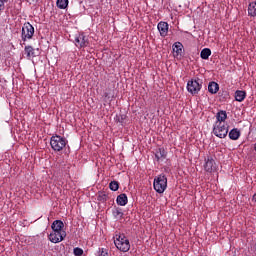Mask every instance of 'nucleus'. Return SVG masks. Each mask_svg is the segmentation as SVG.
<instances>
[{"label":"nucleus","mask_w":256,"mask_h":256,"mask_svg":"<svg viewBox=\"0 0 256 256\" xmlns=\"http://www.w3.org/2000/svg\"><path fill=\"white\" fill-rule=\"evenodd\" d=\"M114 244L118 251H121L122 253H127V251L131 249V243L129 242V238H127L125 234H115Z\"/></svg>","instance_id":"1"},{"label":"nucleus","mask_w":256,"mask_h":256,"mask_svg":"<svg viewBox=\"0 0 256 256\" xmlns=\"http://www.w3.org/2000/svg\"><path fill=\"white\" fill-rule=\"evenodd\" d=\"M67 143H69L67 138H65L63 136H59L57 134L53 135L50 138V147H51V149H53V151H56V152L63 151V149H65V147H67Z\"/></svg>","instance_id":"2"},{"label":"nucleus","mask_w":256,"mask_h":256,"mask_svg":"<svg viewBox=\"0 0 256 256\" xmlns=\"http://www.w3.org/2000/svg\"><path fill=\"white\" fill-rule=\"evenodd\" d=\"M153 187L156 193L160 195L165 193L167 190V176L165 174H160L154 178Z\"/></svg>","instance_id":"3"},{"label":"nucleus","mask_w":256,"mask_h":256,"mask_svg":"<svg viewBox=\"0 0 256 256\" xmlns=\"http://www.w3.org/2000/svg\"><path fill=\"white\" fill-rule=\"evenodd\" d=\"M213 133L219 139H225L229 134V125L227 123L215 122L213 125Z\"/></svg>","instance_id":"4"},{"label":"nucleus","mask_w":256,"mask_h":256,"mask_svg":"<svg viewBox=\"0 0 256 256\" xmlns=\"http://www.w3.org/2000/svg\"><path fill=\"white\" fill-rule=\"evenodd\" d=\"M186 89L192 95H199V91L203 89V81L199 78L191 79L187 82Z\"/></svg>","instance_id":"5"},{"label":"nucleus","mask_w":256,"mask_h":256,"mask_svg":"<svg viewBox=\"0 0 256 256\" xmlns=\"http://www.w3.org/2000/svg\"><path fill=\"white\" fill-rule=\"evenodd\" d=\"M33 35H35V27L31 25L29 22H25L22 26V31H21V39L22 41H29L33 39Z\"/></svg>","instance_id":"6"},{"label":"nucleus","mask_w":256,"mask_h":256,"mask_svg":"<svg viewBox=\"0 0 256 256\" xmlns=\"http://www.w3.org/2000/svg\"><path fill=\"white\" fill-rule=\"evenodd\" d=\"M74 43L78 49H85L89 46V38L85 36V33H79L75 35Z\"/></svg>","instance_id":"7"},{"label":"nucleus","mask_w":256,"mask_h":256,"mask_svg":"<svg viewBox=\"0 0 256 256\" xmlns=\"http://www.w3.org/2000/svg\"><path fill=\"white\" fill-rule=\"evenodd\" d=\"M67 237V232H59L52 230L49 234L48 239L51 243H61Z\"/></svg>","instance_id":"8"},{"label":"nucleus","mask_w":256,"mask_h":256,"mask_svg":"<svg viewBox=\"0 0 256 256\" xmlns=\"http://www.w3.org/2000/svg\"><path fill=\"white\" fill-rule=\"evenodd\" d=\"M204 163V170L206 173H215L217 171V163L215 162V159L213 157L208 156L205 158Z\"/></svg>","instance_id":"9"},{"label":"nucleus","mask_w":256,"mask_h":256,"mask_svg":"<svg viewBox=\"0 0 256 256\" xmlns=\"http://www.w3.org/2000/svg\"><path fill=\"white\" fill-rule=\"evenodd\" d=\"M157 29L161 37H167L169 33V24L167 22L160 21L157 25Z\"/></svg>","instance_id":"10"},{"label":"nucleus","mask_w":256,"mask_h":256,"mask_svg":"<svg viewBox=\"0 0 256 256\" xmlns=\"http://www.w3.org/2000/svg\"><path fill=\"white\" fill-rule=\"evenodd\" d=\"M172 51L174 53V57H181V55H183V44L181 42H175L172 45Z\"/></svg>","instance_id":"11"},{"label":"nucleus","mask_w":256,"mask_h":256,"mask_svg":"<svg viewBox=\"0 0 256 256\" xmlns=\"http://www.w3.org/2000/svg\"><path fill=\"white\" fill-rule=\"evenodd\" d=\"M116 203H117V205H120V207H125V205H127V203H129L127 194L122 193V194L118 195L116 198Z\"/></svg>","instance_id":"12"},{"label":"nucleus","mask_w":256,"mask_h":256,"mask_svg":"<svg viewBox=\"0 0 256 256\" xmlns=\"http://www.w3.org/2000/svg\"><path fill=\"white\" fill-rule=\"evenodd\" d=\"M155 159L157 161H163V159H167V151H165V148H158L156 150Z\"/></svg>","instance_id":"13"},{"label":"nucleus","mask_w":256,"mask_h":256,"mask_svg":"<svg viewBox=\"0 0 256 256\" xmlns=\"http://www.w3.org/2000/svg\"><path fill=\"white\" fill-rule=\"evenodd\" d=\"M63 227H65V224L61 220H55L51 225L52 231L65 232Z\"/></svg>","instance_id":"14"},{"label":"nucleus","mask_w":256,"mask_h":256,"mask_svg":"<svg viewBox=\"0 0 256 256\" xmlns=\"http://www.w3.org/2000/svg\"><path fill=\"white\" fill-rule=\"evenodd\" d=\"M246 97H247V92H245L243 90L235 91V101H238V103H243V101H245Z\"/></svg>","instance_id":"15"},{"label":"nucleus","mask_w":256,"mask_h":256,"mask_svg":"<svg viewBox=\"0 0 256 256\" xmlns=\"http://www.w3.org/2000/svg\"><path fill=\"white\" fill-rule=\"evenodd\" d=\"M208 91L211 95H216V93H219V84L215 81L209 82Z\"/></svg>","instance_id":"16"},{"label":"nucleus","mask_w":256,"mask_h":256,"mask_svg":"<svg viewBox=\"0 0 256 256\" xmlns=\"http://www.w3.org/2000/svg\"><path fill=\"white\" fill-rule=\"evenodd\" d=\"M228 137L232 141H237V139H239V137H241V131H239V129H237V128H233L232 130H230Z\"/></svg>","instance_id":"17"},{"label":"nucleus","mask_w":256,"mask_h":256,"mask_svg":"<svg viewBox=\"0 0 256 256\" xmlns=\"http://www.w3.org/2000/svg\"><path fill=\"white\" fill-rule=\"evenodd\" d=\"M216 123H225L227 120V112L226 111H220L216 115Z\"/></svg>","instance_id":"18"},{"label":"nucleus","mask_w":256,"mask_h":256,"mask_svg":"<svg viewBox=\"0 0 256 256\" xmlns=\"http://www.w3.org/2000/svg\"><path fill=\"white\" fill-rule=\"evenodd\" d=\"M249 17H256V1L250 2L248 5Z\"/></svg>","instance_id":"19"},{"label":"nucleus","mask_w":256,"mask_h":256,"mask_svg":"<svg viewBox=\"0 0 256 256\" xmlns=\"http://www.w3.org/2000/svg\"><path fill=\"white\" fill-rule=\"evenodd\" d=\"M24 51L29 59H31V57H37V54L35 53V48L32 46H25Z\"/></svg>","instance_id":"20"},{"label":"nucleus","mask_w":256,"mask_h":256,"mask_svg":"<svg viewBox=\"0 0 256 256\" xmlns=\"http://www.w3.org/2000/svg\"><path fill=\"white\" fill-rule=\"evenodd\" d=\"M112 215L115 219H123V209L120 207L114 208L112 210Z\"/></svg>","instance_id":"21"},{"label":"nucleus","mask_w":256,"mask_h":256,"mask_svg":"<svg viewBox=\"0 0 256 256\" xmlns=\"http://www.w3.org/2000/svg\"><path fill=\"white\" fill-rule=\"evenodd\" d=\"M201 59L207 60L209 57H211V49L209 48H203L200 52Z\"/></svg>","instance_id":"22"},{"label":"nucleus","mask_w":256,"mask_h":256,"mask_svg":"<svg viewBox=\"0 0 256 256\" xmlns=\"http://www.w3.org/2000/svg\"><path fill=\"white\" fill-rule=\"evenodd\" d=\"M56 5L58 9H67L69 6V0H57Z\"/></svg>","instance_id":"23"},{"label":"nucleus","mask_w":256,"mask_h":256,"mask_svg":"<svg viewBox=\"0 0 256 256\" xmlns=\"http://www.w3.org/2000/svg\"><path fill=\"white\" fill-rule=\"evenodd\" d=\"M114 119L116 123H120L121 125H123V123H125V119H127V116L124 114H119L116 115Z\"/></svg>","instance_id":"24"},{"label":"nucleus","mask_w":256,"mask_h":256,"mask_svg":"<svg viewBox=\"0 0 256 256\" xmlns=\"http://www.w3.org/2000/svg\"><path fill=\"white\" fill-rule=\"evenodd\" d=\"M109 189L111 191H119V182L111 181L110 184H109Z\"/></svg>","instance_id":"25"},{"label":"nucleus","mask_w":256,"mask_h":256,"mask_svg":"<svg viewBox=\"0 0 256 256\" xmlns=\"http://www.w3.org/2000/svg\"><path fill=\"white\" fill-rule=\"evenodd\" d=\"M98 256H109V252H107V249L100 248L98 251Z\"/></svg>","instance_id":"26"},{"label":"nucleus","mask_w":256,"mask_h":256,"mask_svg":"<svg viewBox=\"0 0 256 256\" xmlns=\"http://www.w3.org/2000/svg\"><path fill=\"white\" fill-rule=\"evenodd\" d=\"M74 255H75V256H81V255H83V249H81V248H79V247L74 248Z\"/></svg>","instance_id":"27"},{"label":"nucleus","mask_w":256,"mask_h":256,"mask_svg":"<svg viewBox=\"0 0 256 256\" xmlns=\"http://www.w3.org/2000/svg\"><path fill=\"white\" fill-rule=\"evenodd\" d=\"M98 200L99 201H107V194L101 193L98 195Z\"/></svg>","instance_id":"28"},{"label":"nucleus","mask_w":256,"mask_h":256,"mask_svg":"<svg viewBox=\"0 0 256 256\" xmlns=\"http://www.w3.org/2000/svg\"><path fill=\"white\" fill-rule=\"evenodd\" d=\"M9 0H0V11L5 10V3H8Z\"/></svg>","instance_id":"29"},{"label":"nucleus","mask_w":256,"mask_h":256,"mask_svg":"<svg viewBox=\"0 0 256 256\" xmlns=\"http://www.w3.org/2000/svg\"><path fill=\"white\" fill-rule=\"evenodd\" d=\"M253 203H256V193L252 196Z\"/></svg>","instance_id":"30"},{"label":"nucleus","mask_w":256,"mask_h":256,"mask_svg":"<svg viewBox=\"0 0 256 256\" xmlns=\"http://www.w3.org/2000/svg\"><path fill=\"white\" fill-rule=\"evenodd\" d=\"M32 1H34L35 3H37L39 0H32Z\"/></svg>","instance_id":"31"}]
</instances>
